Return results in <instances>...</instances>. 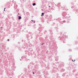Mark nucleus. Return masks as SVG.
I'll return each instance as SVG.
<instances>
[{
    "label": "nucleus",
    "instance_id": "obj_2",
    "mask_svg": "<svg viewBox=\"0 0 78 78\" xmlns=\"http://www.w3.org/2000/svg\"><path fill=\"white\" fill-rule=\"evenodd\" d=\"M44 13H42V14H41V16H44Z\"/></svg>",
    "mask_w": 78,
    "mask_h": 78
},
{
    "label": "nucleus",
    "instance_id": "obj_5",
    "mask_svg": "<svg viewBox=\"0 0 78 78\" xmlns=\"http://www.w3.org/2000/svg\"><path fill=\"white\" fill-rule=\"evenodd\" d=\"M5 9H6V8H5L4 11H5Z\"/></svg>",
    "mask_w": 78,
    "mask_h": 78
},
{
    "label": "nucleus",
    "instance_id": "obj_3",
    "mask_svg": "<svg viewBox=\"0 0 78 78\" xmlns=\"http://www.w3.org/2000/svg\"><path fill=\"white\" fill-rule=\"evenodd\" d=\"M33 6H35V5H36V3H33Z\"/></svg>",
    "mask_w": 78,
    "mask_h": 78
},
{
    "label": "nucleus",
    "instance_id": "obj_6",
    "mask_svg": "<svg viewBox=\"0 0 78 78\" xmlns=\"http://www.w3.org/2000/svg\"><path fill=\"white\" fill-rule=\"evenodd\" d=\"M8 41H9V40L8 39Z\"/></svg>",
    "mask_w": 78,
    "mask_h": 78
},
{
    "label": "nucleus",
    "instance_id": "obj_9",
    "mask_svg": "<svg viewBox=\"0 0 78 78\" xmlns=\"http://www.w3.org/2000/svg\"><path fill=\"white\" fill-rule=\"evenodd\" d=\"M32 21H33V20H32Z\"/></svg>",
    "mask_w": 78,
    "mask_h": 78
},
{
    "label": "nucleus",
    "instance_id": "obj_4",
    "mask_svg": "<svg viewBox=\"0 0 78 78\" xmlns=\"http://www.w3.org/2000/svg\"><path fill=\"white\" fill-rule=\"evenodd\" d=\"M72 61H73V62L75 61V60H73Z\"/></svg>",
    "mask_w": 78,
    "mask_h": 78
},
{
    "label": "nucleus",
    "instance_id": "obj_1",
    "mask_svg": "<svg viewBox=\"0 0 78 78\" xmlns=\"http://www.w3.org/2000/svg\"><path fill=\"white\" fill-rule=\"evenodd\" d=\"M18 17H19V20H20L21 19H22V17H21V16H19Z\"/></svg>",
    "mask_w": 78,
    "mask_h": 78
},
{
    "label": "nucleus",
    "instance_id": "obj_8",
    "mask_svg": "<svg viewBox=\"0 0 78 78\" xmlns=\"http://www.w3.org/2000/svg\"><path fill=\"white\" fill-rule=\"evenodd\" d=\"M49 7H50V6H49Z\"/></svg>",
    "mask_w": 78,
    "mask_h": 78
},
{
    "label": "nucleus",
    "instance_id": "obj_7",
    "mask_svg": "<svg viewBox=\"0 0 78 78\" xmlns=\"http://www.w3.org/2000/svg\"><path fill=\"white\" fill-rule=\"evenodd\" d=\"M33 74H34V73H33Z\"/></svg>",
    "mask_w": 78,
    "mask_h": 78
}]
</instances>
